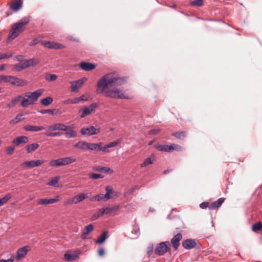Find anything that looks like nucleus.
Here are the masks:
<instances>
[{
  "instance_id": "nucleus-1",
  "label": "nucleus",
  "mask_w": 262,
  "mask_h": 262,
  "mask_svg": "<svg viewBox=\"0 0 262 262\" xmlns=\"http://www.w3.org/2000/svg\"><path fill=\"white\" fill-rule=\"evenodd\" d=\"M126 82V78L119 77L115 73L105 74L97 82V93H103L105 96L112 98L127 99L124 93L118 89L107 90L108 86L121 85Z\"/></svg>"
},
{
  "instance_id": "nucleus-2",
  "label": "nucleus",
  "mask_w": 262,
  "mask_h": 262,
  "mask_svg": "<svg viewBox=\"0 0 262 262\" xmlns=\"http://www.w3.org/2000/svg\"><path fill=\"white\" fill-rule=\"evenodd\" d=\"M30 21V17H25L15 23L12 29L8 39L13 40L23 32V27L27 25Z\"/></svg>"
},
{
  "instance_id": "nucleus-3",
  "label": "nucleus",
  "mask_w": 262,
  "mask_h": 262,
  "mask_svg": "<svg viewBox=\"0 0 262 262\" xmlns=\"http://www.w3.org/2000/svg\"><path fill=\"white\" fill-rule=\"evenodd\" d=\"M44 90L42 89H38L33 92H28L25 94V96L28 99H24L20 103L23 107H27L29 104H33L37 99L41 96Z\"/></svg>"
},
{
  "instance_id": "nucleus-4",
  "label": "nucleus",
  "mask_w": 262,
  "mask_h": 262,
  "mask_svg": "<svg viewBox=\"0 0 262 262\" xmlns=\"http://www.w3.org/2000/svg\"><path fill=\"white\" fill-rule=\"evenodd\" d=\"M0 82L9 83L13 85L17 86H24L27 84V81L15 76L10 75H0Z\"/></svg>"
},
{
  "instance_id": "nucleus-5",
  "label": "nucleus",
  "mask_w": 262,
  "mask_h": 262,
  "mask_svg": "<svg viewBox=\"0 0 262 262\" xmlns=\"http://www.w3.org/2000/svg\"><path fill=\"white\" fill-rule=\"evenodd\" d=\"M76 159L74 158L71 157H64L51 160L49 162V166L52 167L65 166L74 163Z\"/></svg>"
},
{
  "instance_id": "nucleus-6",
  "label": "nucleus",
  "mask_w": 262,
  "mask_h": 262,
  "mask_svg": "<svg viewBox=\"0 0 262 262\" xmlns=\"http://www.w3.org/2000/svg\"><path fill=\"white\" fill-rule=\"evenodd\" d=\"M106 193L99 194L96 195L90 199V201L92 202L94 201H101L102 200L107 201L111 199L112 198V195L114 193L113 189L112 187L107 186L105 187Z\"/></svg>"
},
{
  "instance_id": "nucleus-7",
  "label": "nucleus",
  "mask_w": 262,
  "mask_h": 262,
  "mask_svg": "<svg viewBox=\"0 0 262 262\" xmlns=\"http://www.w3.org/2000/svg\"><path fill=\"white\" fill-rule=\"evenodd\" d=\"M170 250L169 242H163L158 244L155 249V253L158 255H163Z\"/></svg>"
},
{
  "instance_id": "nucleus-8",
  "label": "nucleus",
  "mask_w": 262,
  "mask_h": 262,
  "mask_svg": "<svg viewBox=\"0 0 262 262\" xmlns=\"http://www.w3.org/2000/svg\"><path fill=\"white\" fill-rule=\"evenodd\" d=\"M98 106V103H93L89 106H84L82 108L79 110V114L80 115L81 118H84L85 116L89 115L94 111L95 108Z\"/></svg>"
},
{
  "instance_id": "nucleus-9",
  "label": "nucleus",
  "mask_w": 262,
  "mask_h": 262,
  "mask_svg": "<svg viewBox=\"0 0 262 262\" xmlns=\"http://www.w3.org/2000/svg\"><path fill=\"white\" fill-rule=\"evenodd\" d=\"M100 132V128H96L94 126H89L83 127L80 130V133L82 135L92 136L97 135Z\"/></svg>"
},
{
  "instance_id": "nucleus-10",
  "label": "nucleus",
  "mask_w": 262,
  "mask_h": 262,
  "mask_svg": "<svg viewBox=\"0 0 262 262\" xmlns=\"http://www.w3.org/2000/svg\"><path fill=\"white\" fill-rule=\"evenodd\" d=\"M182 246L187 250H190L195 247L198 248L200 247V245L197 244L196 240L194 239H186L183 241Z\"/></svg>"
},
{
  "instance_id": "nucleus-11",
  "label": "nucleus",
  "mask_w": 262,
  "mask_h": 262,
  "mask_svg": "<svg viewBox=\"0 0 262 262\" xmlns=\"http://www.w3.org/2000/svg\"><path fill=\"white\" fill-rule=\"evenodd\" d=\"M44 163L43 160H37L30 161H25L21 164V166L27 168H33L38 167Z\"/></svg>"
},
{
  "instance_id": "nucleus-12",
  "label": "nucleus",
  "mask_w": 262,
  "mask_h": 262,
  "mask_svg": "<svg viewBox=\"0 0 262 262\" xmlns=\"http://www.w3.org/2000/svg\"><path fill=\"white\" fill-rule=\"evenodd\" d=\"M88 197V194L86 193H80L78 195H75L70 200H68L67 203H72V204H78L84 200L86 199Z\"/></svg>"
},
{
  "instance_id": "nucleus-13",
  "label": "nucleus",
  "mask_w": 262,
  "mask_h": 262,
  "mask_svg": "<svg viewBox=\"0 0 262 262\" xmlns=\"http://www.w3.org/2000/svg\"><path fill=\"white\" fill-rule=\"evenodd\" d=\"M182 239V235L181 233H177L171 239V243L175 250H178L180 246V242Z\"/></svg>"
},
{
  "instance_id": "nucleus-14",
  "label": "nucleus",
  "mask_w": 262,
  "mask_h": 262,
  "mask_svg": "<svg viewBox=\"0 0 262 262\" xmlns=\"http://www.w3.org/2000/svg\"><path fill=\"white\" fill-rule=\"evenodd\" d=\"M29 249L28 246H25L18 249L16 255V259L18 260L24 258L27 255Z\"/></svg>"
},
{
  "instance_id": "nucleus-15",
  "label": "nucleus",
  "mask_w": 262,
  "mask_h": 262,
  "mask_svg": "<svg viewBox=\"0 0 262 262\" xmlns=\"http://www.w3.org/2000/svg\"><path fill=\"white\" fill-rule=\"evenodd\" d=\"M84 82V80L80 79L76 81H71V91L73 92H77L81 86Z\"/></svg>"
},
{
  "instance_id": "nucleus-16",
  "label": "nucleus",
  "mask_w": 262,
  "mask_h": 262,
  "mask_svg": "<svg viewBox=\"0 0 262 262\" xmlns=\"http://www.w3.org/2000/svg\"><path fill=\"white\" fill-rule=\"evenodd\" d=\"M29 141L28 138L25 136H19L12 140V143L15 146H18L21 144H25Z\"/></svg>"
},
{
  "instance_id": "nucleus-17",
  "label": "nucleus",
  "mask_w": 262,
  "mask_h": 262,
  "mask_svg": "<svg viewBox=\"0 0 262 262\" xmlns=\"http://www.w3.org/2000/svg\"><path fill=\"white\" fill-rule=\"evenodd\" d=\"M39 63V60L35 58H31L28 60H24L22 63L24 68L27 69L31 66H33Z\"/></svg>"
},
{
  "instance_id": "nucleus-18",
  "label": "nucleus",
  "mask_w": 262,
  "mask_h": 262,
  "mask_svg": "<svg viewBox=\"0 0 262 262\" xmlns=\"http://www.w3.org/2000/svg\"><path fill=\"white\" fill-rule=\"evenodd\" d=\"M79 67L85 71H90L95 68V65L93 63L87 62H81Z\"/></svg>"
},
{
  "instance_id": "nucleus-19",
  "label": "nucleus",
  "mask_w": 262,
  "mask_h": 262,
  "mask_svg": "<svg viewBox=\"0 0 262 262\" xmlns=\"http://www.w3.org/2000/svg\"><path fill=\"white\" fill-rule=\"evenodd\" d=\"M26 131L36 132L45 129V128L42 126H35L32 125H26L24 127Z\"/></svg>"
},
{
  "instance_id": "nucleus-20",
  "label": "nucleus",
  "mask_w": 262,
  "mask_h": 262,
  "mask_svg": "<svg viewBox=\"0 0 262 262\" xmlns=\"http://www.w3.org/2000/svg\"><path fill=\"white\" fill-rule=\"evenodd\" d=\"M102 143L99 142L97 144L88 143V149L96 151H103V146H101Z\"/></svg>"
},
{
  "instance_id": "nucleus-21",
  "label": "nucleus",
  "mask_w": 262,
  "mask_h": 262,
  "mask_svg": "<svg viewBox=\"0 0 262 262\" xmlns=\"http://www.w3.org/2000/svg\"><path fill=\"white\" fill-rule=\"evenodd\" d=\"M59 200V197L56 196L55 198L53 199H41L38 201V205H47L50 204H53L57 202Z\"/></svg>"
},
{
  "instance_id": "nucleus-22",
  "label": "nucleus",
  "mask_w": 262,
  "mask_h": 262,
  "mask_svg": "<svg viewBox=\"0 0 262 262\" xmlns=\"http://www.w3.org/2000/svg\"><path fill=\"white\" fill-rule=\"evenodd\" d=\"M80 251L79 250H75L74 253L76 255H71L69 251L67 252L64 254V257L67 261H70L72 260H75L79 258L78 254H79Z\"/></svg>"
},
{
  "instance_id": "nucleus-23",
  "label": "nucleus",
  "mask_w": 262,
  "mask_h": 262,
  "mask_svg": "<svg viewBox=\"0 0 262 262\" xmlns=\"http://www.w3.org/2000/svg\"><path fill=\"white\" fill-rule=\"evenodd\" d=\"M93 226L92 224H89L85 226L83 229V233L81 235V238L82 239H85L87 238L88 235L89 233L92 232L93 230Z\"/></svg>"
},
{
  "instance_id": "nucleus-24",
  "label": "nucleus",
  "mask_w": 262,
  "mask_h": 262,
  "mask_svg": "<svg viewBox=\"0 0 262 262\" xmlns=\"http://www.w3.org/2000/svg\"><path fill=\"white\" fill-rule=\"evenodd\" d=\"M225 199L221 198L216 201L213 202L210 207V209H215L220 207L223 203L224 202Z\"/></svg>"
},
{
  "instance_id": "nucleus-25",
  "label": "nucleus",
  "mask_w": 262,
  "mask_h": 262,
  "mask_svg": "<svg viewBox=\"0 0 262 262\" xmlns=\"http://www.w3.org/2000/svg\"><path fill=\"white\" fill-rule=\"evenodd\" d=\"M23 5V1H14L10 6L11 9L17 11L19 10Z\"/></svg>"
},
{
  "instance_id": "nucleus-26",
  "label": "nucleus",
  "mask_w": 262,
  "mask_h": 262,
  "mask_svg": "<svg viewBox=\"0 0 262 262\" xmlns=\"http://www.w3.org/2000/svg\"><path fill=\"white\" fill-rule=\"evenodd\" d=\"M54 126L55 130L66 131L70 128V126H67L63 123H55Z\"/></svg>"
},
{
  "instance_id": "nucleus-27",
  "label": "nucleus",
  "mask_w": 262,
  "mask_h": 262,
  "mask_svg": "<svg viewBox=\"0 0 262 262\" xmlns=\"http://www.w3.org/2000/svg\"><path fill=\"white\" fill-rule=\"evenodd\" d=\"M93 169L98 171H103L108 173H113V170L110 168L107 167L96 166L93 168Z\"/></svg>"
},
{
  "instance_id": "nucleus-28",
  "label": "nucleus",
  "mask_w": 262,
  "mask_h": 262,
  "mask_svg": "<svg viewBox=\"0 0 262 262\" xmlns=\"http://www.w3.org/2000/svg\"><path fill=\"white\" fill-rule=\"evenodd\" d=\"M39 147V144L37 143H34L28 145L26 147V150L28 153L30 154L34 151Z\"/></svg>"
},
{
  "instance_id": "nucleus-29",
  "label": "nucleus",
  "mask_w": 262,
  "mask_h": 262,
  "mask_svg": "<svg viewBox=\"0 0 262 262\" xmlns=\"http://www.w3.org/2000/svg\"><path fill=\"white\" fill-rule=\"evenodd\" d=\"M119 205H115L112 207H106V214L109 215H112L115 211L119 209Z\"/></svg>"
},
{
  "instance_id": "nucleus-30",
  "label": "nucleus",
  "mask_w": 262,
  "mask_h": 262,
  "mask_svg": "<svg viewBox=\"0 0 262 262\" xmlns=\"http://www.w3.org/2000/svg\"><path fill=\"white\" fill-rule=\"evenodd\" d=\"M170 145H159L157 146L156 148L159 151L170 152L171 151Z\"/></svg>"
},
{
  "instance_id": "nucleus-31",
  "label": "nucleus",
  "mask_w": 262,
  "mask_h": 262,
  "mask_svg": "<svg viewBox=\"0 0 262 262\" xmlns=\"http://www.w3.org/2000/svg\"><path fill=\"white\" fill-rule=\"evenodd\" d=\"M107 232L106 231L103 232L102 234L98 237V239L96 241V243L98 244H102L107 238Z\"/></svg>"
},
{
  "instance_id": "nucleus-32",
  "label": "nucleus",
  "mask_w": 262,
  "mask_h": 262,
  "mask_svg": "<svg viewBox=\"0 0 262 262\" xmlns=\"http://www.w3.org/2000/svg\"><path fill=\"white\" fill-rule=\"evenodd\" d=\"M65 134L66 137L67 138H72L76 137L77 133L74 130L72 129L70 127Z\"/></svg>"
},
{
  "instance_id": "nucleus-33",
  "label": "nucleus",
  "mask_w": 262,
  "mask_h": 262,
  "mask_svg": "<svg viewBox=\"0 0 262 262\" xmlns=\"http://www.w3.org/2000/svg\"><path fill=\"white\" fill-rule=\"evenodd\" d=\"M74 146L81 149H88V143L85 142L78 141Z\"/></svg>"
},
{
  "instance_id": "nucleus-34",
  "label": "nucleus",
  "mask_w": 262,
  "mask_h": 262,
  "mask_svg": "<svg viewBox=\"0 0 262 262\" xmlns=\"http://www.w3.org/2000/svg\"><path fill=\"white\" fill-rule=\"evenodd\" d=\"M120 142L121 141L120 140H118L105 145L103 146V151H105L107 148L116 146L120 143Z\"/></svg>"
},
{
  "instance_id": "nucleus-35",
  "label": "nucleus",
  "mask_w": 262,
  "mask_h": 262,
  "mask_svg": "<svg viewBox=\"0 0 262 262\" xmlns=\"http://www.w3.org/2000/svg\"><path fill=\"white\" fill-rule=\"evenodd\" d=\"M23 114H19L17 115V116L15 117L14 119H12L10 121V123L15 124L19 122L20 121L24 119V118H22L23 116Z\"/></svg>"
},
{
  "instance_id": "nucleus-36",
  "label": "nucleus",
  "mask_w": 262,
  "mask_h": 262,
  "mask_svg": "<svg viewBox=\"0 0 262 262\" xmlns=\"http://www.w3.org/2000/svg\"><path fill=\"white\" fill-rule=\"evenodd\" d=\"M12 196L11 194L8 193L3 198L0 199V206L6 204L11 198Z\"/></svg>"
},
{
  "instance_id": "nucleus-37",
  "label": "nucleus",
  "mask_w": 262,
  "mask_h": 262,
  "mask_svg": "<svg viewBox=\"0 0 262 262\" xmlns=\"http://www.w3.org/2000/svg\"><path fill=\"white\" fill-rule=\"evenodd\" d=\"M60 179L59 176H56L52 178L51 180L47 183V185L49 186H56V185L58 183V181Z\"/></svg>"
},
{
  "instance_id": "nucleus-38",
  "label": "nucleus",
  "mask_w": 262,
  "mask_h": 262,
  "mask_svg": "<svg viewBox=\"0 0 262 262\" xmlns=\"http://www.w3.org/2000/svg\"><path fill=\"white\" fill-rule=\"evenodd\" d=\"M154 159L152 157H148L145 159V160L144 161V162L143 163H142L141 164L140 166L141 167H146L149 164H152V163L154 162Z\"/></svg>"
},
{
  "instance_id": "nucleus-39",
  "label": "nucleus",
  "mask_w": 262,
  "mask_h": 262,
  "mask_svg": "<svg viewBox=\"0 0 262 262\" xmlns=\"http://www.w3.org/2000/svg\"><path fill=\"white\" fill-rule=\"evenodd\" d=\"M53 101V99L51 97H47L45 99L41 100V103L44 106H48Z\"/></svg>"
},
{
  "instance_id": "nucleus-40",
  "label": "nucleus",
  "mask_w": 262,
  "mask_h": 262,
  "mask_svg": "<svg viewBox=\"0 0 262 262\" xmlns=\"http://www.w3.org/2000/svg\"><path fill=\"white\" fill-rule=\"evenodd\" d=\"M252 230L256 232L258 230H262V222H259L252 226Z\"/></svg>"
},
{
  "instance_id": "nucleus-41",
  "label": "nucleus",
  "mask_w": 262,
  "mask_h": 262,
  "mask_svg": "<svg viewBox=\"0 0 262 262\" xmlns=\"http://www.w3.org/2000/svg\"><path fill=\"white\" fill-rule=\"evenodd\" d=\"M57 76L54 74H48L46 75L45 79L48 81H53L57 79Z\"/></svg>"
},
{
  "instance_id": "nucleus-42",
  "label": "nucleus",
  "mask_w": 262,
  "mask_h": 262,
  "mask_svg": "<svg viewBox=\"0 0 262 262\" xmlns=\"http://www.w3.org/2000/svg\"><path fill=\"white\" fill-rule=\"evenodd\" d=\"M77 97L73 98H70L67 99L64 101L63 103L65 104H77L78 101H77Z\"/></svg>"
},
{
  "instance_id": "nucleus-43",
  "label": "nucleus",
  "mask_w": 262,
  "mask_h": 262,
  "mask_svg": "<svg viewBox=\"0 0 262 262\" xmlns=\"http://www.w3.org/2000/svg\"><path fill=\"white\" fill-rule=\"evenodd\" d=\"M45 136L47 137H57V136H60L62 135V133L61 132H55V133H52L50 131H47L46 133L45 134Z\"/></svg>"
},
{
  "instance_id": "nucleus-44",
  "label": "nucleus",
  "mask_w": 262,
  "mask_h": 262,
  "mask_svg": "<svg viewBox=\"0 0 262 262\" xmlns=\"http://www.w3.org/2000/svg\"><path fill=\"white\" fill-rule=\"evenodd\" d=\"M172 136L178 139H181L185 137V132H176V133H173Z\"/></svg>"
},
{
  "instance_id": "nucleus-45",
  "label": "nucleus",
  "mask_w": 262,
  "mask_h": 262,
  "mask_svg": "<svg viewBox=\"0 0 262 262\" xmlns=\"http://www.w3.org/2000/svg\"><path fill=\"white\" fill-rule=\"evenodd\" d=\"M89 177L90 179H98L99 178H102L103 177V176H102V174H99V173H90L89 174Z\"/></svg>"
},
{
  "instance_id": "nucleus-46",
  "label": "nucleus",
  "mask_w": 262,
  "mask_h": 262,
  "mask_svg": "<svg viewBox=\"0 0 262 262\" xmlns=\"http://www.w3.org/2000/svg\"><path fill=\"white\" fill-rule=\"evenodd\" d=\"M64 48V46L62 44L53 42V45L52 46H48L49 49H59Z\"/></svg>"
},
{
  "instance_id": "nucleus-47",
  "label": "nucleus",
  "mask_w": 262,
  "mask_h": 262,
  "mask_svg": "<svg viewBox=\"0 0 262 262\" xmlns=\"http://www.w3.org/2000/svg\"><path fill=\"white\" fill-rule=\"evenodd\" d=\"M189 5L191 6L201 7L203 5V1H191Z\"/></svg>"
},
{
  "instance_id": "nucleus-48",
  "label": "nucleus",
  "mask_w": 262,
  "mask_h": 262,
  "mask_svg": "<svg viewBox=\"0 0 262 262\" xmlns=\"http://www.w3.org/2000/svg\"><path fill=\"white\" fill-rule=\"evenodd\" d=\"M38 112L42 114H49L50 115H53L54 113V110L51 109L41 110Z\"/></svg>"
},
{
  "instance_id": "nucleus-49",
  "label": "nucleus",
  "mask_w": 262,
  "mask_h": 262,
  "mask_svg": "<svg viewBox=\"0 0 262 262\" xmlns=\"http://www.w3.org/2000/svg\"><path fill=\"white\" fill-rule=\"evenodd\" d=\"M177 221L178 224L179 226V227L176 228V230H180L183 229L185 228L184 224L183 222L180 219H178Z\"/></svg>"
},
{
  "instance_id": "nucleus-50",
  "label": "nucleus",
  "mask_w": 262,
  "mask_h": 262,
  "mask_svg": "<svg viewBox=\"0 0 262 262\" xmlns=\"http://www.w3.org/2000/svg\"><path fill=\"white\" fill-rule=\"evenodd\" d=\"M97 216L100 217L102 216L104 214H106V209L103 207L101 209H100L98 211L96 212Z\"/></svg>"
},
{
  "instance_id": "nucleus-51",
  "label": "nucleus",
  "mask_w": 262,
  "mask_h": 262,
  "mask_svg": "<svg viewBox=\"0 0 262 262\" xmlns=\"http://www.w3.org/2000/svg\"><path fill=\"white\" fill-rule=\"evenodd\" d=\"M23 98L22 96L18 95L16 97H14L11 100V102L12 103V105H15L17 102H18L21 98Z\"/></svg>"
},
{
  "instance_id": "nucleus-52",
  "label": "nucleus",
  "mask_w": 262,
  "mask_h": 262,
  "mask_svg": "<svg viewBox=\"0 0 262 262\" xmlns=\"http://www.w3.org/2000/svg\"><path fill=\"white\" fill-rule=\"evenodd\" d=\"M154 250V246L151 245L147 247V255L149 257L152 253Z\"/></svg>"
},
{
  "instance_id": "nucleus-53",
  "label": "nucleus",
  "mask_w": 262,
  "mask_h": 262,
  "mask_svg": "<svg viewBox=\"0 0 262 262\" xmlns=\"http://www.w3.org/2000/svg\"><path fill=\"white\" fill-rule=\"evenodd\" d=\"M170 147H171V151L173 150L180 151L181 150V146L177 144H172L170 145Z\"/></svg>"
},
{
  "instance_id": "nucleus-54",
  "label": "nucleus",
  "mask_w": 262,
  "mask_h": 262,
  "mask_svg": "<svg viewBox=\"0 0 262 262\" xmlns=\"http://www.w3.org/2000/svg\"><path fill=\"white\" fill-rule=\"evenodd\" d=\"M25 69L22 65L21 64H16L14 66L13 68V70H15L16 71H20L21 70H23Z\"/></svg>"
},
{
  "instance_id": "nucleus-55",
  "label": "nucleus",
  "mask_w": 262,
  "mask_h": 262,
  "mask_svg": "<svg viewBox=\"0 0 262 262\" xmlns=\"http://www.w3.org/2000/svg\"><path fill=\"white\" fill-rule=\"evenodd\" d=\"M14 147L13 146H9L7 148L6 151L7 154L11 155H12L14 151Z\"/></svg>"
},
{
  "instance_id": "nucleus-56",
  "label": "nucleus",
  "mask_w": 262,
  "mask_h": 262,
  "mask_svg": "<svg viewBox=\"0 0 262 262\" xmlns=\"http://www.w3.org/2000/svg\"><path fill=\"white\" fill-rule=\"evenodd\" d=\"M77 98L78 100L77 101L78 103L81 101H86L88 100V98H86V97L84 95H82L79 97H77Z\"/></svg>"
},
{
  "instance_id": "nucleus-57",
  "label": "nucleus",
  "mask_w": 262,
  "mask_h": 262,
  "mask_svg": "<svg viewBox=\"0 0 262 262\" xmlns=\"http://www.w3.org/2000/svg\"><path fill=\"white\" fill-rule=\"evenodd\" d=\"M41 44L48 48V46H52L53 45V42L49 41H42Z\"/></svg>"
},
{
  "instance_id": "nucleus-58",
  "label": "nucleus",
  "mask_w": 262,
  "mask_h": 262,
  "mask_svg": "<svg viewBox=\"0 0 262 262\" xmlns=\"http://www.w3.org/2000/svg\"><path fill=\"white\" fill-rule=\"evenodd\" d=\"M208 205L209 203L208 202H202L200 204V207L201 209H205L208 206Z\"/></svg>"
},
{
  "instance_id": "nucleus-59",
  "label": "nucleus",
  "mask_w": 262,
  "mask_h": 262,
  "mask_svg": "<svg viewBox=\"0 0 262 262\" xmlns=\"http://www.w3.org/2000/svg\"><path fill=\"white\" fill-rule=\"evenodd\" d=\"M11 56V55H8L6 53L0 54V60L7 58Z\"/></svg>"
},
{
  "instance_id": "nucleus-60",
  "label": "nucleus",
  "mask_w": 262,
  "mask_h": 262,
  "mask_svg": "<svg viewBox=\"0 0 262 262\" xmlns=\"http://www.w3.org/2000/svg\"><path fill=\"white\" fill-rule=\"evenodd\" d=\"M39 42V40L37 39H34L29 44L30 46H34L37 44Z\"/></svg>"
},
{
  "instance_id": "nucleus-61",
  "label": "nucleus",
  "mask_w": 262,
  "mask_h": 262,
  "mask_svg": "<svg viewBox=\"0 0 262 262\" xmlns=\"http://www.w3.org/2000/svg\"><path fill=\"white\" fill-rule=\"evenodd\" d=\"M45 129L47 131H55V128L54 124L49 126L47 128H45Z\"/></svg>"
},
{
  "instance_id": "nucleus-62",
  "label": "nucleus",
  "mask_w": 262,
  "mask_h": 262,
  "mask_svg": "<svg viewBox=\"0 0 262 262\" xmlns=\"http://www.w3.org/2000/svg\"><path fill=\"white\" fill-rule=\"evenodd\" d=\"M159 132H160L159 129H152V130H150L149 132V135H154V134H157V133H159Z\"/></svg>"
},
{
  "instance_id": "nucleus-63",
  "label": "nucleus",
  "mask_w": 262,
  "mask_h": 262,
  "mask_svg": "<svg viewBox=\"0 0 262 262\" xmlns=\"http://www.w3.org/2000/svg\"><path fill=\"white\" fill-rule=\"evenodd\" d=\"M104 254V249L103 248H100L98 250V254L99 256H102Z\"/></svg>"
},
{
  "instance_id": "nucleus-64",
  "label": "nucleus",
  "mask_w": 262,
  "mask_h": 262,
  "mask_svg": "<svg viewBox=\"0 0 262 262\" xmlns=\"http://www.w3.org/2000/svg\"><path fill=\"white\" fill-rule=\"evenodd\" d=\"M13 258L11 257L10 258L7 260L4 259H1L0 262H13Z\"/></svg>"
}]
</instances>
